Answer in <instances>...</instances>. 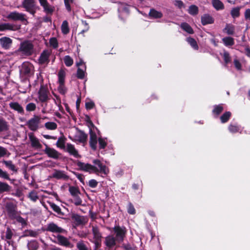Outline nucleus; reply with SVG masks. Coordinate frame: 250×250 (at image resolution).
I'll list each match as a JSON object with an SVG mask.
<instances>
[{"label":"nucleus","mask_w":250,"mask_h":250,"mask_svg":"<svg viewBox=\"0 0 250 250\" xmlns=\"http://www.w3.org/2000/svg\"><path fill=\"white\" fill-rule=\"evenodd\" d=\"M95 106L94 103L92 101H88L85 103V107L87 109H91Z\"/></svg>","instance_id":"obj_60"},{"label":"nucleus","mask_w":250,"mask_h":250,"mask_svg":"<svg viewBox=\"0 0 250 250\" xmlns=\"http://www.w3.org/2000/svg\"><path fill=\"white\" fill-rule=\"evenodd\" d=\"M61 30L63 34H67L70 31L68 23L66 21H64L61 25Z\"/></svg>","instance_id":"obj_33"},{"label":"nucleus","mask_w":250,"mask_h":250,"mask_svg":"<svg viewBox=\"0 0 250 250\" xmlns=\"http://www.w3.org/2000/svg\"><path fill=\"white\" fill-rule=\"evenodd\" d=\"M105 244L108 248H113L117 243L116 239L113 235H109L105 238Z\"/></svg>","instance_id":"obj_16"},{"label":"nucleus","mask_w":250,"mask_h":250,"mask_svg":"<svg viewBox=\"0 0 250 250\" xmlns=\"http://www.w3.org/2000/svg\"><path fill=\"white\" fill-rule=\"evenodd\" d=\"M49 91L46 86L42 85L39 91V98L42 102H45L48 99Z\"/></svg>","instance_id":"obj_11"},{"label":"nucleus","mask_w":250,"mask_h":250,"mask_svg":"<svg viewBox=\"0 0 250 250\" xmlns=\"http://www.w3.org/2000/svg\"><path fill=\"white\" fill-rule=\"evenodd\" d=\"M2 163L4 164L5 167L13 172H17L18 169L13 162L11 161H5L3 160L2 161Z\"/></svg>","instance_id":"obj_28"},{"label":"nucleus","mask_w":250,"mask_h":250,"mask_svg":"<svg viewBox=\"0 0 250 250\" xmlns=\"http://www.w3.org/2000/svg\"><path fill=\"white\" fill-rule=\"evenodd\" d=\"M99 148L100 149H104L106 146L107 143L105 140L102 138H99L98 139Z\"/></svg>","instance_id":"obj_52"},{"label":"nucleus","mask_w":250,"mask_h":250,"mask_svg":"<svg viewBox=\"0 0 250 250\" xmlns=\"http://www.w3.org/2000/svg\"><path fill=\"white\" fill-rule=\"evenodd\" d=\"M33 66L28 62H24L22 64L21 72L26 76H29L32 74Z\"/></svg>","instance_id":"obj_13"},{"label":"nucleus","mask_w":250,"mask_h":250,"mask_svg":"<svg viewBox=\"0 0 250 250\" xmlns=\"http://www.w3.org/2000/svg\"><path fill=\"white\" fill-rule=\"evenodd\" d=\"M92 232L94 240H101V235L97 227H93Z\"/></svg>","instance_id":"obj_43"},{"label":"nucleus","mask_w":250,"mask_h":250,"mask_svg":"<svg viewBox=\"0 0 250 250\" xmlns=\"http://www.w3.org/2000/svg\"><path fill=\"white\" fill-rule=\"evenodd\" d=\"M49 205L50 207L53 209V210L58 213H60L61 212V209L60 208L53 203H49Z\"/></svg>","instance_id":"obj_53"},{"label":"nucleus","mask_w":250,"mask_h":250,"mask_svg":"<svg viewBox=\"0 0 250 250\" xmlns=\"http://www.w3.org/2000/svg\"><path fill=\"white\" fill-rule=\"evenodd\" d=\"M9 106L13 110L17 111L18 113L23 114L24 110L23 107L17 102H11L9 104Z\"/></svg>","instance_id":"obj_24"},{"label":"nucleus","mask_w":250,"mask_h":250,"mask_svg":"<svg viewBox=\"0 0 250 250\" xmlns=\"http://www.w3.org/2000/svg\"><path fill=\"white\" fill-rule=\"evenodd\" d=\"M69 191L73 197L79 195L80 193L79 189L74 186L69 187Z\"/></svg>","instance_id":"obj_44"},{"label":"nucleus","mask_w":250,"mask_h":250,"mask_svg":"<svg viewBox=\"0 0 250 250\" xmlns=\"http://www.w3.org/2000/svg\"><path fill=\"white\" fill-rule=\"evenodd\" d=\"M93 173L97 175H106L109 173L108 168L100 160L95 159L93 161Z\"/></svg>","instance_id":"obj_3"},{"label":"nucleus","mask_w":250,"mask_h":250,"mask_svg":"<svg viewBox=\"0 0 250 250\" xmlns=\"http://www.w3.org/2000/svg\"><path fill=\"white\" fill-rule=\"evenodd\" d=\"M44 152L48 157L54 159H58L60 156V153L57 150L54 148H50L47 146H46Z\"/></svg>","instance_id":"obj_15"},{"label":"nucleus","mask_w":250,"mask_h":250,"mask_svg":"<svg viewBox=\"0 0 250 250\" xmlns=\"http://www.w3.org/2000/svg\"><path fill=\"white\" fill-rule=\"evenodd\" d=\"M211 3L214 8L217 11L224 9L223 3L220 0H211Z\"/></svg>","instance_id":"obj_27"},{"label":"nucleus","mask_w":250,"mask_h":250,"mask_svg":"<svg viewBox=\"0 0 250 250\" xmlns=\"http://www.w3.org/2000/svg\"><path fill=\"white\" fill-rule=\"evenodd\" d=\"M76 165L78 167L79 170L88 172L89 173H93V165L82 162L78 161L76 162Z\"/></svg>","instance_id":"obj_9"},{"label":"nucleus","mask_w":250,"mask_h":250,"mask_svg":"<svg viewBox=\"0 0 250 250\" xmlns=\"http://www.w3.org/2000/svg\"><path fill=\"white\" fill-rule=\"evenodd\" d=\"M51 53V51L48 50H44L39 57V63L42 65H46L49 62V57Z\"/></svg>","instance_id":"obj_10"},{"label":"nucleus","mask_w":250,"mask_h":250,"mask_svg":"<svg viewBox=\"0 0 250 250\" xmlns=\"http://www.w3.org/2000/svg\"><path fill=\"white\" fill-rule=\"evenodd\" d=\"M82 200L79 197V195L73 196L72 202L76 206L81 205L82 204Z\"/></svg>","instance_id":"obj_51"},{"label":"nucleus","mask_w":250,"mask_h":250,"mask_svg":"<svg viewBox=\"0 0 250 250\" xmlns=\"http://www.w3.org/2000/svg\"><path fill=\"white\" fill-rule=\"evenodd\" d=\"M11 187L6 183L0 181V192H7L10 190Z\"/></svg>","instance_id":"obj_35"},{"label":"nucleus","mask_w":250,"mask_h":250,"mask_svg":"<svg viewBox=\"0 0 250 250\" xmlns=\"http://www.w3.org/2000/svg\"><path fill=\"white\" fill-rule=\"evenodd\" d=\"M9 126L7 122L0 118V132L7 130Z\"/></svg>","instance_id":"obj_34"},{"label":"nucleus","mask_w":250,"mask_h":250,"mask_svg":"<svg viewBox=\"0 0 250 250\" xmlns=\"http://www.w3.org/2000/svg\"><path fill=\"white\" fill-rule=\"evenodd\" d=\"M27 246L29 250H37L39 245L37 241H32L28 243Z\"/></svg>","instance_id":"obj_41"},{"label":"nucleus","mask_w":250,"mask_h":250,"mask_svg":"<svg viewBox=\"0 0 250 250\" xmlns=\"http://www.w3.org/2000/svg\"><path fill=\"white\" fill-rule=\"evenodd\" d=\"M234 65L235 67L238 70H240L242 69V64L237 59H235L233 61Z\"/></svg>","instance_id":"obj_56"},{"label":"nucleus","mask_w":250,"mask_h":250,"mask_svg":"<svg viewBox=\"0 0 250 250\" xmlns=\"http://www.w3.org/2000/svg\"><path fill=\"white\" fill-rule=\"evenodd\" d=\"M88 185L89 187L92 188H96L98 185V182L94 180V179H91L88 182Z\"/></svg>","instance_id":"obj_63"},{"label":"nucleus","mask_w":250,"mask_h":250,"mask_svg":"<svg viewBox=\"0 0 250 250\" xmlns=\"http://www.w3.org/2000/svg\"><path fill=\"white\" fill-rule=\"evenodd\" d=\"M71 218L76 225H83L87 221L86 217L77 214H72Z\"/></svg>","instance_id":"obj_14"},{"label":"nucleus","mask_w":250,"mask_h":250,"mask_svg":"<svg viewBox=\"0 0 250 250\" xmlns=\"http://www.w3.org/2000/svg\"><path fill=\"white\" fill-rule=\"evenodd\" d=\"M56 145L58 147L63 148L64 147V140L62 137H60L58 139Z\"/></svg>","instance_id":"obj_54"},{"label":"nucleus","mask_w":250,"mask_h":250,"mask_svg":"<svg viewBox=\"0 0 250 250\" xmlns=\"http://www.w3.org/2000/svg\"><path fill=\"white\" fill-rule=\"evenodd\" d=\"M235 26L231 24H227L225 28L223 29V32L226 33L229 35H233L234 33Z\"/></svg>","instance_id":"obj_29"},{"label":"nucleus","mask_w":250,"mask_h":250,"mask_svg":"<svg viewBox=\"0 0 250 250\" xmlns=\"http://www.w3.org/2000/svg\"><path fill=\"white\" fill-rule=\"evenodd\" d=\"M36 105L34 103H30L27 104L26 109L28 111H33L36 109Z\"/></svg>","instance_id":"obj_55"},{"label":"nucleus","mask_w":250,"mask_h":250,"mask_svg":"<svg viewBox=\"0 0 250 250\" xmlns=\"http://www.w3.org/2000/svg\"><path fill=\"white\" fill-rule=\"evenodd\" d=\"M222 41L226 46H231L234 44V39L230 37L224 38Z\"/></svg>","instance_id":"obj_37"},{"label":"nucleus","mask_w":250,"mask_h":250,"mask_svg":"<svg viewBox=\"0 0 250 250\" xmlns=\"http://www.w3.org/2000/svg\"><path fill=\"white\" fill-rule=\"evenodd\" d=\"M27 197L30 199V200L33 202H36L39 199V196L38 195V192L37 191L35 190H33L30 191Z\"/></svg>","instance_id":"obj_31"},{"label":"nucleus","mask_w":250,"mask_h":250,"mask_svg":"<svg viewBox=\"0 0 250 250\" xmlns=\"http://www.w3.org/2000/svg\"><path fill=\"white\" fill-rule=\"evenodd\" d=\"M33 52L34 45L31 42L28 41L21 42L17 50L18 53L25 56H30L33 54Z\"/></svg>","instance_id":"obj_2"},{"label":"nucleus","mask_w":250,"mask_h":250,"mask_svg":"<svg viewBox=\"0 0 250 250\" xmlns=\"http://www.w3.org/2000/svg\"><path fill=\"white\" fill-rule=\"evenodd\" d=\"M59 83V86L58 87V90L61 93L64 94L66 92V88L64 85V83Z\"/></svg>","instance_id":"obj_59"},{"label":"nucleus","mask_w":250,"mask_h":250,"mask_svg":"<svg viewBox=\"0 0 250 250\" xmlns=\"http://www.w3.org/2000/svg\"><path fill=\"white\" fill-rule=\"evenodd\" d=\"M230 115L231 113L229 111L226 112L223 114L220 117L222 123H224L227 122L229 120Z\"/></svg>","instance_id":"obj_47"},{"label":"nucleus","mask_w":250,"mask_h":250,"mask_svg":"<svg viewBox=\"0 0 250 250\" xmlns=\"http://www.w3.org/2000/svg\"><path fill=\"white\" fill-rule=\"evenodd\" d=\"M12 43V40L8 37H3L0 39V44L5 49H9Z\"/></svg>","instance_id":"obj_18"},{"label":"nucleus","mask_w":250,"mask_h":250,"mask_svg":"<svg viewBox=\"0 0 250 250\" xmlns=\"http://www.w3.org/2000/svg\"><path fill=\"white\" fill-rule=\"evenodd\" d=\"M49 43L51 46L56 49L58 47V42L56 38H51L49 40Z\"/></svg>","instance_id":"obj_49"},{"label":"nucleus","mask_w":250,"mask_h":250,"mask_svg":"<svg viewBox=\"0 0 250 250\" xmlns=\"http://www.w3.org/2000/svg\"><path fill=\"white\" fill-rule=\"evenodd\" d=\"M240 7H236L233 8L230 12V14L233 18H237L240 15Z\"/></svg>","instance_id":"obj_42"},{"label":"nucleus","mask_w":250,"mask_h":250,"mask_svg":"<svg viewBox=\"0 0 250 250\" xmlns=\"http://www.w3.org/2000/svg\"><path fill=\"white\" fill-rule=\"evenodd\" d=\"M187 42H188L189 44L192 46L193 48H194L195 50H197L198 49V46L197 44V42L196 41L191 38H188L187 39Z\"/></svg>","instance_id":"obj_46"},{"label":"nucleus","mask_w":250,"mask_h":250,"mask_svg":"<svg viewBox=\"0 0 250 250\" xmlns=\"http://www.w3.org/2000/svg\"><path fill=\"white\" fill-rule=\"evenodd\" d=\"M90 146L92 149L96 150L97 144V137L95 132L91 130H90Z\"/></svg>","instance_id":"obj_17"},{"label":"nucleus","mask_w":250,"mask_h":250,"mask_svg":"<svg viewBox=\"0 0 250 250\" xmlns=\"http://www.w3.org/2000/svg\"><path fill=\"white\" fill-rule=\"evenodd\" d=\"M10 153L8 152L7 149L0 146V158L1 157H8Z\"/></svg>","instance_id":"obj_45"},{"label":"nucleus","mask_w":250,"mask_h":250,"mask_svg":"<svg viewBox=\"0 0 250 250\" xmlns=\"http://www.w3.org/2000/svg\"><path fill=\"white\" fill-rule=\"evenodd\" d=\"M22 6L25 10L34 15L36 11V6L35 0H23Z\"/></svg>","instance_id":"obj_5"},{"label":"nucleus","mask_w":250,"mask_h":250,"mask_svg":"<svg viewBox=\"0 0 250 250\" xmlns=\"http://www.w3.org/2000/svg\"><path fill=\"white\" fill-rule=\"evenodd\" d=\"M66 150L67 152L75 158H81L78 151L75 148L74 145L71 144H67L66 145Z\"/></svg>","instance_id":"obj_20"},{"label":"nucleus","mask_w":250,"mask_h":250,"mask_svg":"<svg viewBox=\"0 0 250 250\" xmlns=\"http://www.w3.org/2000/svg\"><path fill=\"white\" fill-rule=\"evenodd\" d=\"M74 0H64L65 6L68 11H70L71 10L70 3L73 2Z\"/></svg>","instance_id":"obj_62"},{"label":"nucleus","mask_w":250,"mask_h":250,"mask_svg":"<svg viewBox=\"0 0 250 250\" xmlns=\"http://www.w3.org/2000/svg\"><path fill=\"white\" fill-rule=\"evenodd\" d=\"M181 28L189 34H193V31L191 26L187 23H182L181 24Z\"/></svg>","instance_id":"obj_40"},{"label":"nucleus","mask_w":250,"mask_h":250,"mask_svg":"<svg viewBox=\"0 0 250 250\" xmlns=\"http://www.w3.org/2000/svg\"><path fill=\"white\" fill-rule=\"evenodd\" d=\"M0 177L2 178L5 179L9 180V176L8 174L6 171H3L0 168Z\"/></svg>","instance_id":"obj_58"},{"label":"nucleus","mask_w":250,"mask_h":250,"mask_svg":"<svg viewBox=\"0 0 250 250\" xmlns=\"http://www.w3.org/2000/svg\"><path fill=\"white\" fill-rule=\"evenodd\" d=\"M223 107L222 105L219 104L218 105H216L213 110V113L216 115H218L223 111Z\"/></svg>","instance_id":"obj_50"},{"label":"nucleus","mask_w":250,"mask_h":250,"mask_svg":"<svg viewBox=\"0 0 250 250\" xmlns=\"http://www.w3.org/2000/svg\"><path fill=\"white\" fill-rule=\"evenodd\" d=\"M44 126L48 130H54L57 128V125L55 122H48L45 123Z\"/></svg>","instance_id":"obj_38"},{"label":"nucleus","mask_w":250,"mask_h":250,"mask_svg":"<svg viewBox=\"0 0 250 250\" xmlns=\"http://www.w3.org/2000/svg\"><path fill=\"white\" fill-rule=\"evenodd\" d=\"M29 139L31 141V146L36 148H41L42 147V145L40 143L39 140L38 138L33 135H30Z\"/></svg>","instance_id":"obj_25"},{"label":"nucleus","mask_w":250,"mask_h":250,"mask_svg":"<svg viewBox=\"0 0 250 250\" xmlns=\"http://www.w3.org/2000/svg\"><path fill=\"white\" fill-rule=\"evenodd\" d=\"M198 8L195 5H190L188 9V12L189 14L191 15H196L198 13Z\"/></svg>","instance_id":"obj_39"},{"label":"nucleus","mask_w":250,"mask_h":250,"mask_svg":"<svg viewBox=\"0 0 250 250\" xmlns=\"http://www.w3.org/2000/svg\"><path fill=\"white\" fill-rule=\"evenodd\" d=\"M244 17L246 20L250 21V9H246L244 12Z\"/></svg>","instance_id":"obj_64"},{"label":"nucleus","mask_w":250,"mask_h":250,"mask_svg":"<svg viewBox=\"0 0 250 250\" xmlns=\"http://www.w3.org/2000/svg\"><path fill=\"white\" fill-rule=\"evenodd\" d=\"M8 18L15 21L20 20L23 21L25 20L24 14L22 13H20L17 12L11 13L9 15Z\"/></svg>","instance_id":"obj_19"},{"label":"nucleus","mask_w":250,"mask_h":250,"mask_svg":"<svg viewBox=\"0 0 250 250\" xmlns=\"http://www.w3.org/2000/svg\"><path fill=\"white\" fill-rule=\"evenodd\" d=\"M113 231L116 235V241L118 243H121L123 242L125 236L126 229L124 227H120L119 226H115L113 228Z\"/></svg>","instance_id":"obj_4"},{"label":"nucleus","mask_w":250,"mask_h":250,"mask_svg":"<svg viewBox=\"0 0 250 250\" xmlns=\"http://www.w3.org/2000/svg\"><path fill=\"white\" fill-rule=\"evenodd\" d=\"M76 247L78 250H91L90 248L83 241H79L76 244Z\"/></svg>","instance_id":"obj_32"},{"label":"nucleus","mask_w":250,"mask_h":250,"mask_svg":"<svg viewBox=\"0 0 250 250\" xmlns=\"http://www.w3.org/2000/svg\"><path fill=\"white\" fill-rule=\"evenodd\" d=\"M39 1L46 13L52 14L53 12L55 10L54 7L49 4L47 0H39Z\"/></svg>","instance_id":"obj_12"},{"label":"nucleus","mask_w":250,"mask_h":250,"mask_svg":"<svg viewBox=\"0 0 250 250\" xmlns=\"http://www.w3.org/2000/svg\"><path fill=\"white\" fill-rule=\"evenodd\" d=\"M68 137L73 141L81 143H85L87 139V135L84 132L77 128H73L71 130Z\"/></svg>","instance_id":"obj_1"},{"label":"nucleus","mask_w":250,"mask_h":250,"mask_svg":"<svg viewBox=\"0 0 250 250\" xmlns=\"http://www.w3.org/2000/svg\"><path fill=\"white\" fill-rule=\"evenodd\" d=\"M86 69V67L85 65H83L82 67H79L78 68L77 76L79 79H83L84 78Z\"/></svg>","instance_id":"obj_30"},{"label":"nucleus","mask_w":250,"mask_h":250,"mask_svg":"<svg viewBox=\"0 0 250 250\" xmlns=\"http://www.w3.org/2000/svg\"><path fill=\"white\" fill-rule=\"evenodd\" d=\"M127 212L130 214H134L135 213V209L131 203H129L128 205Z\"/></svg>","instance_id":"obj_61"},{"label":"nucleus","mask_w":250,"mask_h":250,"mask_svg":"<svg viewBox=\"0 0 250 250\" xmlns=\"http://www.w3.org/2000/svg\"><path fill=\"white\" fill-rule=\"evenodd\" d=\"M229 130L230 132L232 133H235L237 132L241 133L243 130V128L240 126L236 124H230L229 126Z\"/></svg>","instance_id":"obj_26"},{"label":"nucleus","mask_w":250,"mask_h":250,"mask_svg":"<svg viewBox=\"0 0 250 250\" xmlns=\"http://www.w3.org/2000/svg\"><path fill=\"white\" fill-rule=\"evenodd\" d=\"M41 118L38 116H34L27 122V125L29 129L32 131H35L39 128Z\"/></svg>","instance_id":"obj_8"},{"label":"nucleus","mask_w":250,"mask_h":250,"mask_svg":"<svg viewBox=\"0 0 250 250\" xmlns=\"http://www.w3.org/2000/svg\"><path fill=\"white\" fill-rule=\"evenodd\" d=\"M52 177L58 179L66 180L68 179V176L65 172L62 170H55L52 174Z\"/></svg>","instance_id":"obj_21"},{"label":"nucleus","mask_w":250,"mask_h":250,"mask_svg":"<svg viewBox=\"0 0 250 250\" xmlns=\"http://www.w3.org/2000/svg\"><path fill=\"white\" fill-rule=\"evenodd\" d=\"M213 18L209 14H205L201 17V22L203 25L213 23Z\"/></svg>","instance_id":"obj_22"},{"label":"nucleus","mask_w":250,"mask_h":250,"mask_svg":"<svg viewBox=\"0 0 250 250\" xmlns=\"http://www.w3.org/2000/svg\"><path fill=\"white\" fill-rule=\"evenodd\" d=\"M46 231H50L53 233H66V231L61 227H59L54 223H50L47 225Z\"/></svg>","instance_id":"obj_6"},{"label":"nucleus","mask_w":250,"mask_h":250,"mask_svg":"<svg viewBox=\"0 0 250 250\" xmlns=\"http://www.w3.org/2000/svg\"><path fill=\"white\" fill-rule=\"evenodd\" d=\"M148 16L152 19H160L163 17V14L161 12L152 8L150 10Z\"/></svg>","instance_id":"obj_23"},{"label":"nucleus","mask_w":250,"mask_h":250,"mask_svg":"<svg viewBox=\"0 0 250 250\" xmlns=\"http://www.w3.org/2000/svg\"><path fill=\"white\" fill-rule=\"evenodd\" d=\"M56 241L55 242L58 244L65 247L72 248L73 245L69 241L68 239L62 235L58 234L56 236Z\"/></svg>","instance_id":"obj_7"},{"label":"nucleus","mask_w":250,"mask_h":250,"mask_svg":"<svg viewBox=\"0 0 250 250\" xmlns=\"http://www.w3.org/2000/svg\"><path fill=\"white\" fill-rule=\"evenodd\" d=\"M223 58L226 63H228L230 61V58L229 53L225 51L223 54Z\"/></svg>","instance_id":"obj_57"},{"label":"nucleus","mask_w":250,"mask_h":250,"mask_svg":"<svg viewBox=\"0 0 250 250\" xmlns=\"http://www.w3.org/2000/svg\"><path fill=\"white\" fill-rule=\"evenodd\" d=\"M64 62L67 66H71L73 63V59L69 56H65L63 59Z\"/></svg>","instance_id":"obj_48"},{"label":"nucleus","mask_w":250,"mask_h":250,"mask_svg":"<svg viewBox=\"0 0 250 250\" xmlns=\"http://www.w3.org/2000/svg\"><path fill=\"white\" fill-rule=\"evenodd\" d=\"M66 73L65 71L62 69L58 73V82L59 83H64V80Z\"/></svg>","instance_id":"obj_36"}]
</instances>
